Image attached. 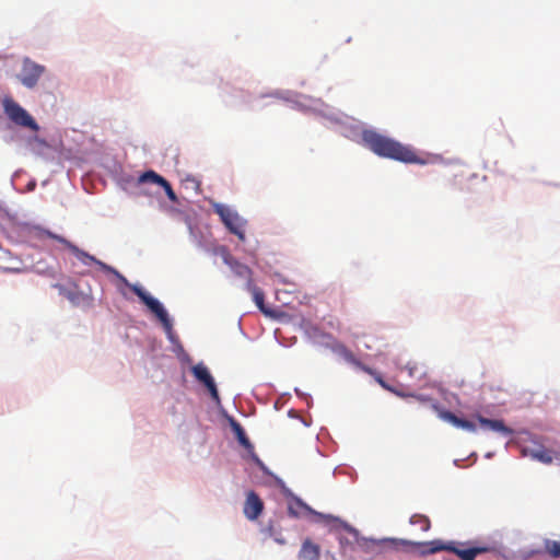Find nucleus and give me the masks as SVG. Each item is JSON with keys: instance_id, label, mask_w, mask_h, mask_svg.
Returning a JSON list of instances; mask_svg holds the SVG:
<instances>
[{"instance_id": "obj_8", "label": "nucleus", "mask_w": 560, "mask_h": 560, "mask_svg": "<svg viewBox=\"0 0 560 560\" xmlns=\"http://www.w3.org/2000/svg\"><path fill=\"white\" fill-rule=\"evenodd\" d=\"M45 72V67L32 61L28 58L23 60V66L20 74V81L28 89H33L37 85L40 77Z\"/></svg>"}, {"instance_id": "obj_10", "label": "nucleus", "mask_w": 560, "mask_h": 560, "mask_svg": "<svg viewBox=\"0 0 560 560\" xmlns=\"http://www.w3.org/2000/svg\"><path fill=\"white\" fill-rule=\"evenodd\" d=\"M303 512L307 513V514L315 515V516L319 517L320 520L338 521V517H335L332 515H326V514L314 511L311 506H308L305 502H303L298 497H294L292 500H290V502L288 504V514L291 517H295V518L301 517Z\"/></svg>"}, {"instance_id": "obj_28", "label": "nucleus", "mask_w": 560, "mask_h": 560, "mask_svg": "<svg viewBox=\"0 0 560 560\" xmlns=\"http://www.w3.org/2000/svg\"><path fill=\"white\" fill-rule=\"evenodd\" d=\"M269 535L273 537L275 541L279 545H285L287 540L281 535H276L271 526L268 527Z\"/></svg>"}, {"instance_id": "obj_2", "label": "nucleus", "mask_w": 560, "mask_h": 560, "mask_svg": "<svg viewBox=\"0 0 560 560\" xmlns=\"http://www.w3.org/2000/svg\"><path fill=\"white\" fill-rule=\"evenodd\" d=\"M429 553H434L438 551L446 550L455 553L462 560H475L478 555L486 553L491 550L490 547L479 546V547H470V548H462L464 544L450 542L444 544L440 540H434L430 542Z\"/></svg>"}, {"instance_id": "obj_23", "label": "nucleus", "mask_w": 560, "mask_h": 560, "mask_svg": "<svg viewBox=\"0 0 560 560\" xmlns=\"http://www.w3.org/2000/svg\"><path fill=\"white\" fill-rule=\"evenodd\" d=\"M346 360L368 374H374V370L360 362L351 352L346 353Z\"/></svg>"}, {"instance_id": "obj_31", "label": "nucleus", "mask_w": 560, "mask_h": 560, "mask_svg": "<svg viewBox=\"0 0 560 560\" xmlns=\"http://www.w3.org/2000/svg\"><path fill=\"white\" fill-rule=\"evenodd\" d=\"M375 381L378 383L380 382V378H383L376 371H374V374H371Z\"/></svg>"}, {"instance_id": "obj_7", "label": "nucleus", "mask_w": 560, "mask_h": 560, "mask_svg": "<svg viewBox=\"0 0 560 560\" xmlns=\"http://www.w3.org/2000/svg\"><path fill=\"white\" fill-rule=\"evenodd\" d=\"M341 527L354 538L357 548L368 556L366 560L382 552V542L360 536L358 529L346 522H340Z\"/></svg>"}, {"instance_id": "obj_32", "label": "nucleus", "mask_w": 560, "mask_h": 560, "mask_svg": "<svg viewBox=\"0 0 560 560\" xmlns=\"http://www.w3.org/2000/svg\"><path fill=\"white\" fill-rule=\"evenodd\" d=\"M417 398H418L419 400H421V401L427 400V398H425V397H423V396H417Z\"/></svg>"}, {"instance_id": "obj_9", "label": "nucleus", "mask_w": 560, "mask_h": 560, "mask_svg": "<svg viewBox=\"0 0 560 560\" xmlns=\"http://www.w3.org/2000/svg\"><path fill=\"white\" fill-rule=\"evenodd\" d=\"M191 372H192L194 376L207 387L211 398L217 404H219L220 402L219 392H218L214 380H213L212 375L210 374L208 368L206 365H203L202 363H199L191 368Z\"/></svg>"}, {"instance_id": "obj_30", "label": "nucleus", "mask_w": 560, "mask_h": 560, "mask_svg": "<svg viewBox=\"0 0 560 560\" xmlns=\"http://www.w3.org/2000/svg\"><path fill=\"white\" fill-rule=\"evenodd\" d=\"M406 369L408 370V373H409L410 376H415L416 371H417V366L416 365L407 364Z\"/></svg>"}, {"instance_id": "obj_13", "label": "nucleus", "mask_w": 560, "mask_h": 560, "mask_svg": "<svg viewBox=\"0 0 560 560\" xmlns=\"http://www.w3.org/2000/svg\"><path fill=\"white\" fill-rule=\"evenodd\" d=\"M230 424H231V428L238 441V443L245 447L250 454H252V457L253 459L258 464V465H261V460L259 459V457L255 454L254 452V445L252 444V442L249 441V439L247 438L243 427L234 419H231L230 421Z\"/></svg>"}, {"instance_id": "obj_24", "label": "nucleus", "mask_w": 560, "mask_h": 560, "mask_svg": "<svg viewBox=\"0 0 560 560\" xmlns=\"http://www.w3.org/2000/svg\"><path fill=\"white\" fill-rule=\"evenodd\" d=\"M411 524H418L420 525L421 529L423 532H427L430 529L431 523L430 520L424 515H413L410 518Z\"/></svg>"}, {"instance_id": "obj_11", "label": "nucleus", "mask_w": 560, "mask_h": 560, "mask_svg": "<svg viewBox=\"0 0 560 560\" xmlns=\"http://www.w3.org/2000/svg\"><path fill=\"white\" fill-rule=\"evenodd\" d=\"M223 260L231 268V270H232V272L234 273L235 277L246 281V285L249 282H254V280H253V271H252V269L248 266L240 262L238 260H236L230 254L224 255L223 256Z\"/></svg>"}, {"instance_id": "obj_12", "label": "nucleus", "mask_w": 560, "mask_h": 560, "mask_svg": "<svg viewBox=\"0 0 560 560\" xmlns=\"http://www.w3.org/2000/svg\"><path fill=\"white\" fill-rule=\"evenodd\" d=\"M264 510V503L257 493L254 491H249L246 497L245 505H244V514L245 516L254 521L256 520Z\"/></svg>"}, {"instance_id": "obj_21", "label": "nucleus", "mask_w": 560, "mask_h": 560, "mask_svg": "<svg viewBox=\"0 0 560 560\" xmlns=\"http://www.w3.org/2000/svg\"><path fill=\"white\" fill-rule=\"evenodd\" d=\"M544 549L551 558H560V540L545 539Z\"/></svg>"}, {"instance_id": "obj_6", "label": "nucleus", "mask_w": 560, "mask_h": 560, "mask_svg": "<svg viewBox=\"0 0 560 560\" xmlns=\"http://www.w3.org/2000/svg\"><path fill=\"white\" fill-rule=\"evenodd\" d=\"M131 291L154 313L167 331L172 330V323L163 305L153 296L148 294L141 287L133 284Z\"/></svg>"}, {"instance_id": "obj_15", "label": "nucleus", "mask_w": 560, "mask_h": 560, "mask_svg": "<svg viewBox=\"0 0 560 560\" xmlns=\"http://www.w3.org/2000/svg\"><path fill=\"white\" fill-rule=\"evenodd\" d=\"M439 415L443 420L452 423L453 425H455L457 428L464 429L469 432L476 431V424L474 422L466 420V419H462L451 411L441 410L439 412Z\"/></svg>"}, {"instance_id": "obj_16", "label": "nucleus", "mask_w": 560, "mask_h": 560, "mask_svg": "<svg viewBox=\"0 0 560 560\" xmlns=\"http://www.w3.org/2000/svg\"><path fill=\"white\" fill-rule=\"evenodd\" d=\"M326 522L329 523L330 521ZM335 522L338 523V526L335 528V530L337 533V539L339 541L341 552L346 553L348 550H353L354 547H357L354 538L341 527L340 522L342 521L340 518Z\"/></svg>"}, {"instance_id": "obj_3", "label": "nucleus", "mask_w": 560, "mask_h": 560, "mask_svg": "<svg viewBox=\"0 0 560 560\" xmlns=\"http://www.w3.org/2000/svg\"><path fill=\"white\" fill-rule=\"evenodd\" d=\"M33 233L37 238L49 237V238H52V240L59 242L60 244L65 245L77 258H79L83 262H86L85 259H88L90 261H93V262L100 265L103 269H105L107 271L117 273L112 267L97 260L94 256L83 252L82 249H80L78 246H75L74 244L69 242L63 236L57 235L48 230H44L40 228H35Z\"/></svg>"}, {"instance_id": "obj_25", "label": "nucleus", "mask_w": 560, "mask_h": 560, "mask_svg": "<svg viewBox=\"0 0 560 560\" xmlns=\"http://www.w3.org/2000/svg\"><path fill=\"white\" fill-rule=\"evenodd\" d=\"M48 151H50V145L48 142L45 141L37 142L36 148H34L35 154L39 156L48 158Z\"/></svg>"}, {"instance_id": "obj_17", "label": "nucleus", "mask_w": 560, "mask_h": 560, "mask_svg": "<svg viewBox=\"0 0 560 560\" xmlns=\"http://www.w3.org/2000/svg\"><path fill=\"white\" fill-rule=\"evenodd\" d=\"M246 290L252 294L253 300L259 311L265 315L271 316L272 312L265 305V293L254 282H249L246 285Z\"/></svg>"}, {"instance_id": "obj_5", "label": "nucleus", "mask_w": 560, "mask_h": 560, "mask_svg": "<svg viewBox=\"0 0 560 560\" xmlns=\"http://www.w3.org/2000/svg\"><path fill=\"white\" fill-rule=\"evenodd\" d=\"M213 210L232 234L236 235L241 241L245 240V220L236 211L221 203L214 205Z\"/></svg>"}, {"instance_id": "obj_1", "label": "nucleus", "mask_w": 560, "mask_h": 560, "mask_svg": "<svg viewBox=\"0 0 560 560\" xmlns=\"http://www.w3.org/2000/svg\"><path fill=\"white\" fill-rule=\"evenodd\" d=\"M365 144L378 156L405 163L428 164L441 160L439 154L417 151L402 142H365Z\"/></svg>"}, {"instance_id": "obj_14", "label": "nucleus", "mask_w": 560, "mask_h": 560, "mask_svg": "<svg viewBox=\"0 0 560 560\" xmlns=\"http://www.w3.org/2000/svg\"><path fill=\"white\" fill-rule=\"evenodd\" d=\"M298 557L299 560H320V547L311 538H305Z\"/></svg>"}, {"instance_id": "obj_19", "label": "nucleus", "mask_w": 560, "mask_h": 560, "mask_svg": "<svg viewBox=\"0 0 560 560\" xmlns=\"http://www.w3.org/2000/svg\"><path fill=\"white\" fill-rule=\"evenodd\" d=\"M56 288L59 289V292L65 295L72 304L80 305L81 302L88 301L89 296L85 294H82L78 291L73 290H67L62 285L56 284Z\"/></svg>"}, {"instance_id": "obj_27", "label": "nucleus", "mask_w": 560, "mask_h": 560, "mask_svg": "<svg viewBox=\"0 0 560 560\" xmlns=\"http://www.w3.org/2000/svg\"><path fill=\"white\" fill-rule=\"evenodd\" d=\"M162 187L164 188L165 190V194L167 196V198L171 200V201H176V194L175 191L173 190L171 184L165 179V183L162 184Z\"/></svg>"}, {"instance_id": "obj_18", "label": "nucleus", "mask_w": 560, "mask_h": 560, "mask_svg": "<svg viewBox=\"0 0 560 560\" xmlns=\"http://www.w3.org/2000/svg\"><path fill=\"white\" fill-rule=\"evenodd\" d=\"M477 419H478L480 425L486 430L501 432L505 435L512 434V430L509 429L508 427H505V424L502 420L487 419L481 416H478Z\"/></svg>"}, {"instance_id": "obj_20", "label": "nucleus", "mask_w": 560, "mask_h": 560, "mask_svg": "<svg viewBox=\"0 0 560 560\" xmlns=\"http://www.w3.org/2000/svg\"><path fill=\"white\" fill-rule=\"evenodd\" d=\"M529 456L544 464H551L553 460L552 452L545 447H538L529 451Z\"/></svg>"}, {"instance_id": "obj_4", "label": "nucleus", "mask_w": 560, "mask_h": 560, "mask_svg": "<svg viewBox=\"0 0 560 560\" xmlns=\"http://www.w3.org/2000/svg\"><path fill=\"white\" fill-rule=\"evenodd\" d=\"M3 109L9 119L15 125L28 128L33 131L38 130V125L35 119L13 98L5 97L3 100Z\"/></svg>"}, {"instance_id": "obj_26", "label": "nucleus", "mask_w": 560, "mask_h": 560, "mask_svg": "<svg viewBox=\"0 0 560 560\" xmlns=\"http://www.w3.org/2000/svg\"><path fill=\"white\" fill-rule=\"evenodd\" d=\"M362 140H368V141H371V140H388L387 138L383 137L382 135H378L377 132L373 131V130H363L362 131Z\"/></svg>"}, {"instance_id": "obj_22", "label": "nucleus", "mask_w": 560, "mask_h": 560, "mask_svg": "<svg viewBox=\"0 0 560 560\" xmlns=\"http://www.w3.org/2000/svg\"><path fill=\"white\" fill-rule=\"evenodd\" d=\"M139 183H153L162 186L165 183V178L154 171H148L140 175Z\"/></svg>"}, {"instance_id": "obj_29", "label": "nucleus", "mask_w": 560, "mask_h": 560, "mask_svg": "<svg viewBox=\"0 0 560 560\" xmlns=\"http://www.w3.org/2000/svg\"><path fill=\"white\" fill-rule=\"evenodd\" d=\"M378 384L384 388V389H387L392 393H395L397 394L398 396H404L402 394L398 393L397 390H395L393 387H390L383 378H380V382Z\"/></svg>"}]
</instances>
